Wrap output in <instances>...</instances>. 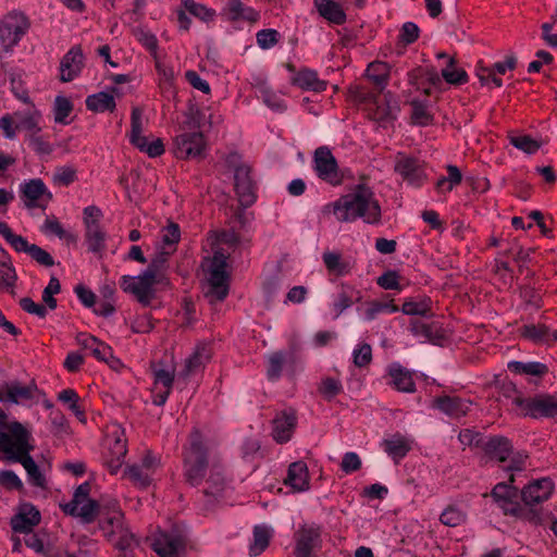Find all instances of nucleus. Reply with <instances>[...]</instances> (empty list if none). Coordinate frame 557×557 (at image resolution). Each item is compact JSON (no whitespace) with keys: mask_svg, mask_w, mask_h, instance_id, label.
Masks as SVG:
<instances>
[{"mask_svg":"<svg viewBox=\"0 0 557 557\" xmlns=\"http://www.w3.org/2000/svg\"><path fill=\"white\" fill-rule=\"evenodd\" d=\"M323 216L334 215L338 222H354L361 219L367 224L381 222L382 210L373 190L363 184L357 185L349 194L326 203L321 210Z\"/></svg>","mask_w":557,"mask_h":557,"instance_id":"f257e3e1","label":"nucleus"},{"mask_svg":"<svg viewBox=\"0 0 557 557\" xmlns=\"http://www.w3.org/2000/svg\"><path fill=\"white\" fill-rule=\"evenodd\" d=\"M236 236L231 233L212 234L207 244L213 251V257L207 259L208 290L206 297L210 304L224 300L228 294L226 260L235 246Z\"/></svg>","mask_w":557,"mask_h":557,"instance_id":"f03ea898","label":"nucleus"},{"mask_svg":"<svg viewBox=\"0 0 557 557\" xmlns=\"http://www.w3.org/2000/svg\"><path fill=\"white\" fill-rule=\"evenodd\" d=\"M507 399L511 410L521 417L533 419H557V395L541 393L524 397L515 387L510 388Z\"/></svg>","mask_w":557,"mask_h":557,"instance_id":"7ed1b4c3","label":"nucleus"},{"mask_svg":"<svg viewBox=\"0 0 557 557\" xmlns=\"http://www.w3.org/2000/svg\"><path fill=\"white\" fill-rule=\"evenodd\" d=\"M99 529L119 552H133L138 546V541L125 523L124 515L119 507L114 506L101 513Z\"/></svg>","mask_w":557,"mask_h":557,"instance_id":"20e7f679","label":"nucleus"},{"mask_svg":"<svg viewBox=\"0 0 557 557\" xmlns=\"http://www.w3.org/2000/svg\"><path fill=\"white\" fill-rule=\"evenodd\" d=\"M159 259L153 258L149 267L140 275H124L121 278V288L133 295L141 305L148 306L156 296L154 285L161 282L158 274Z\"/></svg>","mask_w":557,"mask_h":557,"instance_id":"39448f33","label":"nucleus"},{"mask_svg":"<svg viewBox=\"0 0 557 557\" xmlns=\"http://www.w3.org/2000/svg\"><path fill=\"white\" fill-rule=\"evenodd\" d=\"M30 433L20 423H4L0 430V451L9 460L16 461L33 450Z\"/></svg>","mask_w":557,"mask_h":557,"instance_id":"423d86ee","label":"nucleus"},{"mask_svg":"<svg viewBox=\"0 0 557 557\" xmlns=\"http://www.w3.org/2000/svg\"><path fill=\"white\" fill-rule=\"evenodd\" d=\"M41 112L33 104L28 106L23 110H16L13 113L4 114L0 119V128L3 131L5 138L13 139L16 137L17 132H26V135L30 133L41 132Z\"/></svg>","mask_w":557,"mask_h":557,"instance_id":"0eeeda50","label":"nucleus"},{"mask_svg":"<svg viewBox=\"0 0 557 557\" xmlns=\"http://www.w3.org/2000/svg\"><path fill=\"white\" fill-rule=\"evenodd\" d=\"M207 455L199 431L194 430L184 450V475L191 485H198L207 469Z\"/></svg>","mask_w":557,"mask_h":557,"instance_id":"6e6552de","label":"nucleus"},{"mask_svg":"<svg viewBox=\"0 0 557 557\" xmlns=\"http://www.w3.org/2000/svg\"><path fill=\"white\" fill-rule=\"evenodd\" d=\"M485 454L500 463L509 461L504 469L511 473L521 472L525 469L528 455L521 451L512 453L510 441L503 436L491 437L484 444Z\"/></svg>","mask_w":557,"mask_h":557,"instance_id":"1a4fd4ad","label":"nucleus"},{"mask_svg":"<svg viewBox=\"0 0 557 557\" xmlns=\"http://www.w3.org/2000/svg\"><path fill=\"white\" fill-rule=\"evenodd\" d=\"M29 28L28 18L20 12L7 14L0 22V49L11 52Z\"/></svg>","mask_w":557,"mask_h":557,"instance_id":"9d476101","label":"nucleus"},{"mask_svg":"<svg viewBox=\"0 0 557 557\" xmlns=\"http://www.w3.org/2000/svg\"><path fill=\"white\" fill-rule=\"evenodd\" d=\"M102 211L96 206H88L83 211L85 239L88 250L101 253L106 249L107 234L100 225Z\"/></svg>","mask_w":557,"mask_h":557,"instance_id":"9b49d317","label":"nucleus"},{"mask_svg":"<svg viewBox=\"0 0 557 557\" xmlns=\"http://www.w3.org/2000/svg\"><path fill=\"white\" fill-rule=\"evenodd\" d=\"M312 163L317 176L323 182L332 186H338L343 183L344 175L329 147L321 146L317 148Z\"/></svg>","mask_w":557,"mask_h":557,"instance_id":"f8f14e48","label":"nucleus"},{"mask_svg":"<svg viewBox=\"0 0 557 557\" xmlns=\"http://www.w3.org/2000/svg\"><path fill=\"white\" fill-rule=\"evenodd\" d=\"M0 235L16 252L29 255L40 265L49 268L54 264V260L49 252L35 244H29L22 235L13 233L9 225L2 221H0Z\"/></svg>","mask_w":557,"mask_h":557,"instance_id":"ddd939ff","label":"nucleus"},{"mask_svg":"<svg viewBox=\"0 0 557 557\" xmlns=\"http://www.w3.org/2000/svg\"><path fill=\"white\" fill-rule=\"evenodd\" d=\"M90 485L81 484L74 492L70 503L61 505L66 515L79 517L84 522H91L98 511V504L89 498Z\"/></svg>","mask_w":557,"mask_h":557,"instance_id":"4468645a","label":"nucleus"},{"mask_svg":"<svg viewBox=\"0 0 557 557\" xmlns=\"http://www.w3.org/2000/svg\"><path fill=\"white\" fill-rule=\"evenodd\" d=\"M143 111L139 108H134L131 115V134L129 141L140 151L147 153L150 158H157L164 152V145L160 138L149 141L143 135Z\"/></svg>","mask_w":557,"mask_h":557,"instance_id":"2eb2a0df","label":"nucleus"},{"mask_svg":"<svg viewBox=\"0 0 557 557\" xmlns=\"http://www.w3.org/2000/svg\"><path fill=\"white\" fill-rule=\"evenodd\" d=\"M207 144L201 132L183 131L174 138L173 152L178 159H197L203 156Z\"/></svg>","mask_w":557,"mask_h":557,"instance_id":"dca6fc26","label":"nucleus"},{"mask_svg":"<svg viewBox=\"0 0 557 557\" xmlns=\"http://www.w3.org/2000/svg\"><path fill=\"white\" fill-rule=\"evenodd\" d=\"M21 199L27 209L45 210L52 200V193L40 178H32L20 185Z\"/></svg>","mask_w":557,"mask_h":557,"instance_id":"f3484780","label":"nucleus"},{"mask_svg":"<svg viewBox=\"0 0 557 557\" xmlns=\"http://www.w3.org/2000/svg\"><path fill=\"white\" fill-rule=\"evenodd\" d=\"M106 444L109 454L107 456V465L111 473H116L122 467L124 458L127 454V445L124 430L119 425H113L107 435Z\"/></svg>","mask_w":557,"mask_h":557,"instance_id":"a211bd4d","label":"nucleus"},{"mask_svg":"<svg viewBox=\"0 0 557 557\" xmlns=\"http://www.w3.org/2000/svg\"><path fill=\"white\" fill-rule=\"evenodd\" d=\"M159 466V460L147 453L139 463L127 466L125 476L138 487H147L152 482V476Z\"/></svg>","mask_w":557,"mask_h":557,"instance_id":"6ab92c4d","label":"nucleus"},{"mask_svg":"<svg viewBox=\"0 0 557 557\" xmlns=\"http://www.w3.org/2000/svg\"><path fill=\"white\" fill-rule=\"evenodd\" d=\"M509 482H515V474L510 473ZM491 496L495 504L503 510L505 515L517 516L520 506L517 499V488L511 484L500 482L494 486Z\"/></svg>","mask_w":557,"mask_h":557,"instance_id":"aec40b11","label":"nucleus"},{"mask_svg":"<svg viewBox=\"0 0 557 557\" xmlns=\"http://www.w3.org/2000/svg\"><path fill=\"white\" fill-rule=\"evenodd\" d=\"M320 529L313 525H304L296 535L295 556L296 557H314V550L321 544Z\"/></svg>","mask_w":557,"mask_h":557,"instance_id":"412c9836","label":"nucleus"},{"mask_svg":"<svg viewBox=\"0 0 557 557\" xmlns=\"http://www.w3.org/2000/svg\"><path fill=\"white\" fill-rule=\"evenodd\" d=\"M395 171L409 184L420 186L425 180L422 163L412 157L399 153L396 157Z\"/></svg>","mask_w":557,"mask_h":557,"instance_id":"4be33fe9","label":"nucleus"},{"mask_svg":"<svg viewBox=\"0 0 557 557\" xmlns=\"http://www.w3.org/2000/svg\"><path fill=\"white\" fill-rule=\"evenodd\" d=\"M181 238V231L178 224L169 222L161 230L160 242L157 245V255L154 258L159 259V264L162 265L168 257L176 250V245Z\"/></svg>","mask_w":557,"mask_h":557,"instance_id":"5701e85b","label":"nucleus"},{"mask_svg":"<svg viewBox=\"0 0 557 557\" xmlns=\"http://www.w3.org/2000/svg\"><path fill=\"white\" fill-rule=\"evenodd\" d=\"M554 491V483L548 478H542L530 482L521 492L527 505H535L547 500Z\"/></svg>","mask_w":557,"mask_h":557,"instance_id":"b1692460","label":"nucleus"},{"mask_svg":"<svg viewBox=\"0 0 557 557\" xmlns=\"http://www.w3.org/2000/svg\"><path fill=\"white\" fill-rule=\"evenodd\" d=\"M39 522V510L32 504H23L11 519V527L14 532L30 533Z\"/></svg>","mask_w":557,"mask_h":557,"instance_id":"393cba45","label":"nucleus"},{"mask_svg":"<svg viewBox=\"0 0 557 557\" xmlns=\"http://www.w3.org/2000/svg\"><path fill=\"white\" fill-rule=\"evenodd\" d=\"M235 190L242 205L248 207L255 202L253 182L250 177V168L240 165L235 170Z\"/></svg>","mask_w":557,"mask_h":557,"instance_id":"a878e982","label":"nucleus"},{"mask_svg":"<svg viewBox=\"0 0 557 557\" xmlns=\"http://www.w3.org/2000/svg\"><path fill=\"white\" fill-rule=\"evenodd\" d=\"M284 484L294 492H306L310 488V476L306 462L295 461L289 465Z\"/></svg>","mask_w":557,"mask_h":557,"instance_id":"bb28decb","label":"nucleus"},{"mask_svg":"<svg viewBox=\"0 0 557 557\" xmlns=\"http://www.w3.org/2000/svg\"><path fill=\"white\" fill-rule=\"evenodd\" d=\"M222 14L231 22L256 23L260 17L253 8L246 5L242 0H227Z\"/></svg>","mask_w":557,"mask_h":557,"instance_id":"cd10ccee","label":"nucleus"},{"mask_svg":"<svg viewBox=\"0 0 557 557\" xmlns=\"http://www.w3.org/2000/svg\"><path fill=\"white\" fill-rule=\"evenodd\" d=\"M36 387L33 385H22L17 382L4 383L0 386V401L21 404L34 397Z\"/></svg>","mask_w":557,"mask_h":557,"instance_id":"c85d7f7f","label":"nucleus"},{"mask_svg":"<svg viewBox=\"0 0 557 557\" xmlns=\"http://www.w3.org/2000/svg\"><path fill=\"white\" fill-rule=\"evenodd\" d=\"M297 418L294 411H283L273 420V438L277 443H286L290 440L295 430Z\"/></svg>","mask_w":557,"mask_h":557,"instance_id":"c756f323","label":"nucleus"},{"mask_svg":"<svg viewBox=\"0 0 557 557\" xmlns=\"http://www.w3.org/2000/svg\"><path fill=\"white\" fill-rule=\"evenodd\" d=\"M153 550L159 557H177L178 550L183 547L180 535L161 532L152 543Z\"/></svg>","mask_w":557,"mask_h":557,"instance_id":"7c9ffc66","label":"nucleus"},{"mask_svg":"<svg viewBox=\"0 0 557 557\" xmlns=\"http://www.w3.org/2000/svg\"><path fill=\"white\" fill-rule=\"evenodd\" d=\"M83 53L78 47L72 48L62 59L60 73L62 82L73 81L82 71Z\"/></svg>","mask_w":557,"mask_h":557,"instance_id":"2f4dec72","label":"nucleus"},{"mask_svg":"<svg viewBox=\"0 0 557 557\" xmlns=\"http://www.w3.org/2000/svg\"><path fill=\"white\" fill-rule=\"evenodd\" d=\"M433 406L436 407L442 412H444L445 414L458 419L467 414V412L470 409L471 403L459 397L444 396L434 399Z\"/></svg>","mask_w":557,"mask_h":557,"instance_id":"473e14b6","label":"nucleus"},{"mask_svg":"<svg viewBox=\"0 0 557 557\" xmlns=\"http://www.w3.org/2000/svg\"><path fill=\"white\" fill-rule=\"evenodd\" d=\"M436 58L446 60L445 65L441 69V76L446 83L461 85L468 82L466 71L457 66L455 58L447 55L445 52H438Z\"/></svg>","mask_w":557,"mask_h":557,"instance_id":"72a5a7b5","label":"nucleus"},{"mask_svg":"<svg viewBox=\"0 0 557 557\" xmlns=\"http://www.w3.org/2000/svg\"><path fill=\"white\" fill-rule=\"evenodd\" d=\"M388 375L391 384L399 392L413 393L416 384L412 380L410 371L405 369L398 363H393L388 367Z\"/></svg>","mask_w":557,"mask_h":557,"instance_id":"f704fd0d","label":"nucleus"},{"mask_svg":"<svg viewBox=\"0 0 557 557\" xmlns=\"http://www.w3.org/2000/svg\"><path fill=\"white\" fill-rule=\"evenodd\" d=\"M210 359V351L205 345L197 346L194 352L185 359L184 368L178 377L187 379L189 375L200 371Z\"/></svg>","mask_w":557,"mask_h":557,"instance_id":"c9c22d12","label":"nucleus"},{"mask_svg":"<svg viewBox=\"0 0 557 557\" xmlns=\"http://www.w3.org/2000/svg\"><path fill=\"white\" fill-rule=\"evenodd\" d=\"M381 446L395 462L403 459L411 449L410 441L400 434H394L391 437L383 440Z\"/></svg>","mask_w":557,"mask_h":557,"instance_id":"e433bc0d","label":"nucleus"},{"mask_svg":"<svg viewBox=\"0 0 557 557\" xmlns=\"http://www.w3.org/2000/svg\"><path fill=\"white\" fill-rule=\"evenodd\" d=\"M114 95L119 96V89L113 87L111 92L100 91L86 98V107L94 112L113 111L115 109Z\"/></svg>","mask_w":557,"mask_h":557,"instance_id":"4c0bfd02","label":"nucleus"},{"mask_svg":"<svg viewBox=\"0 0 557 557\" xmlns=\"http://www.w3.org/2000/svg\"><path fill=\"white\" fill-rule=\"evenodd\" d=\"M397 112L398 106L396 101L388 99L386 96L377 98L374 102V108L371 109L372 119L381 123L393 121Z\"/></svg>","mask_w":557,"mask_h":557,"instance_id":"58836bf2","label":"nucleus"},{"mask_svg":"<svg viewBox=\"0 0 557 557\" xmlns=\"http://www.w3.org/2000/svg\"><path fill=\"white\" fill-rule=\"evenodd\" d=\"M521 334L534 343L552 344L557 341V330H552L541 323L523 326Z\"/></svg>","mask_w":557,"mask_h":557,"instance_id":"ea45409f","label":"nucleus"},{"mask_svg":"<svg viewBox=\"0 0 557 557\" xmlns=\"http://www.w3.org/2000/svg\"><path fill=\"white\" fill-rule=\"evenodd\" d=\"M77 344L98 360L103 361L110 355L111 347L90 334L81 333L76 337Z\"/></svg>","mask_w":557,"mask_h":557,"instance_id":"a19ab883","label":"nucleus"},{"mask_svg":"<svg viewBox=\"0 0 557 557\" xmlns=\"http://www.w3.org/2000/svg\"><path fill=\"white\" fill-rule=\"evenodd\" d=\"M314 7L321 16L334 24H343L346 21V14L339 3L333 0H314Z\"/></svg>","mask_w":557,"mask_h":557,"instance_id":"79ce46f5","label":"nucleus"},{"mask_svg":"<svg viewBox=\"0 0 557 557\" xmlns=\"http://www.w3.org/2000/svg\"><path fill=\"white\" fill-rule=\"evenodd\" d=\"M256 88L260 94L263 103L273 111L282 112L286 109V104L282 97L274 91L265 79L260 78L256 84Z\"/></svg>","mask_w":557,"mask_h":557,"instance_id":"37998d69","label":"nucleus"},{"mask_svg":"<svg viewBox=\"0 0 557 557\" xmlns=\"http://www.w3.org/2000/svg\"><path fill=\"white\" fill-rule=\"evenodd\" d=\"M293 84L301 89L320 92L325 89L326 83L319 79L317 73L311 70H301L293 77Z\"/></svg>","mask_w":557,"mask_h":557,"instance_id":"c03bdc74","label":"nucleus"},{"mask_svg":"<svg viewBox=\"0 0 557 557\" xmlns=\"http://www.w3.org/2000/svg\"><path fill=\"white\" fill-rule=\"evenodd\" d=\"M327 271L337 276L346 275L350 272V264L342 258V255L334 251H325L322 256Z\"/></svg>","mask_w":557,"mask_h":557,"instance_id":"a18cd8bd","label":"nucleus"},{"mask_svg":"<svg viewBox=\"0 0 557 557\" xmlns=\"http://www.w3.org/2000/svg\"><path fill=\"white\" fill-rule=\"evenodd\" d=\"M508 368L518 374L531 376H543L548 372L547 366L541 362L511 361L508 363Z\"/></svg>","mask_w":557,"mask_h":557,"instance_id":"49530a36","label":"nucleus"},{"mask_svg":"<svg viewBox=\"0 0 557 557\" xmlns=\"http://www.w3.org/2000/svg\"><path fill=\"white\" fill-rule=\"evenodd\" d=\"M41 232L45 234H52L59 237L60 239H64L67 243H75L76 236L66 230L63 228L62 224L58 221L55 216H47L42 226Z\"/></svg>","mask_w":557,"mask_h":557,"instance_id":"de8ad7c7","label":"nucleus"},{"mask_svg":"<svg viewBox=\"0 0 557 557\" xmlns=\"http://www.w3.org/2000/svg\"><path fill=\"white\" fill-rule=\"evenodd\" d=\"M467 513L456 505L447 506L440 516V521L450 528H456L465 523Z\"/></svg>","mask_w":557,"mask_h":557,"instance_id":"09e8293b","label":"nucleus"},{"mask_svg":"<svg viewBox=\"0 0 557 557\" xmlns=\"http://www.w3.org/2000/svg\"><path fill=\"white\" fill-rule=\"evenodd\" d=\"M270 530L265 527L257 525L253 529V540L249 546L250 556H259L269 545Z\"/></svg>","mask_w":557,"mask_h":557,"instance_id":"8fccbe9b","label":"nucleus"},{"mask_svg":"<svg viewBox=\"0 0 557 557\" xmlns=\"http://www.w3.org/2000/svg\"><path fill=\"white\" fill-rule=\"evenodd\" d=\"M16 461L22 463V466L24 467V469L27 472L28 480L33 485L39 486V487H45V485H46L45 475L41 473L38 466L36 465V462L34 461V459L32 458V456L29 454H27L26 456L22 457L21 459L16 460Z\"/></svg>","mask_w":557,"mask_h":557,"instance_id":"3c124183","label":"nucleus"},{"mask_svg":"<svg viewBox=\"0 0 557 557\" xmlns=\"http://www.w3.org/2000/svg\"><path fill=\"white\" fill-rule=\"evenodd\" d=\"M399 309L396 305L393 304V300L389 301H379L373 300L367 304V307L363 311L364 319L368 321L374 320L377 314L383 312L394 313Z\"/></svg>","mask_w":557,"mask_h":557,"instance_id":"603ef678","label":"nucleus"},{"mask_svg":"<svg viewBox=\"0 0 557 557\" xmlns=\"http://www.w3.org/2000/svg\"><path fill=\"white\" fill-rule=\"evenodd\" d=\"M206 114L195 107H190L185 113V121L181 125L182 131H195L205 126Z\"/></svg>","mask_w":557,"mask_h":557,"instance_id":"864d4df0","label":"nucleus"},{"mask_svg":"<svg viewBox=\"0 0 557 557\" xmlns=\"http://www.w3.org/2000/svg\"><path fill=\"white\" fill-rule=\"evenodd\" d=\"M510 144L517 149L529 154L535 153L541 147L540 143L528 135L510 136Z\"/></svg>","mask_w":557,"mask_h":557,"instance_id":"5fc2aeb1","label":"nucleus"},{"mask_svg":"<svg viewBox=\"0 0 557 557\" xmlns=\"http://www.w3.org/2000/svg\"><path fill=\"white\" fill-rule=\"evenodd\" d=\"M17 276L11 259L0 265V287L12 290L16 283Z\"/></svg>","mask_w":557,"mask_h":557,"instance_id":"6e6d98bb","label":"nucleus"},{"mask_svg":"<svg viewBox=\"0 0 557 557\" xmlns=\"http://www.w3.org/2000/svg\"><path fill=\"white\" fill-rule=\"evenodd\" d=\"M343 385L339 380L334 377H325L321 381L319 386L320 394L327 400L333 399L335 396L341 394Z\"/></svg>","mask_w":557,"mask_h":557,"instance_id":"4d7b16f0","label":"nucleus"},{"mask_svg":"<svg viewBox=\"0 0 557 557\" xmlns=\"http://www.w3.org/2000/svg\"><path fill=\"white\" fill-rule=\"evenodd\" d=\"M73 110L71 101L63 97L58 96L54 100V121L57 123L66 124V117Z\"/></svg>","mask_w":557,"mask_h":557,"instance_id":"13d9d810","label":"nucleus"},{"mask_svg":"<svg viewBox=\"0 0 557 557\" xmlns=\"http://www.w3.org/2000/svg\"><path fill=\"white\" fill-rule=\"evenodd\" d=\"M367 76L375 84L382 85L388 76V65L384 62H373L367 69Z\"/></svg>","mask_w":557,"mask_h":557,"instance_id":"bf43d9fd","label":"nucleus"},{"mask_svg":"<svg viewBox=\"0 0 557 557\" xmlns=\"http://www.w3.org/2000/svg\"><path fill=\"white\" fill-rule=\"evenodd\" d=\"M182 3L186 11L202 21H210L214 16V11L206 8L203 4L195 2L194 0H182Z\"/></svg>","mask_w":557,"mask_h":557,"instance_id":"052dcab7","label":"nucleus"},{"mask_svg":"<svg viewBox=\"0 0 557 557\" xmlns=\"http://www.w3.org/2000/svg\"><path fill=\"white\" fill-rule=\"evenodd\" d=\"M60 289L61 285L59 280L55 276H51L48 285L42 292V300L50 310H54L57 308V300L53 298V295L59 294Z\"/></svg>","mask_w":557,"mask_h":557,"instance_id":"680f3d73","label":"nucleus"},{"mask_svg":"<svg viewBox=\"0 0 557 557\" xmlns=\"http://www.w3.org/2000/svg\"><path fill=\"white\" fill-rule=\"evenodd\" d=\"M372 360V349L369 344L358 345L352 351L354 364L358 368L368 366Z\"/></svg>","mask_w":557,"mask_h":557,"instance_id":"e2e57ef3","label":"nucleus"},{"mask_svg":"<svg viewBox=\"0 0 557 557\" xmlns=\"http://www.w3.org/2000/svg\"><path fill=\"white\" fill-rule=\"evenodd\" d=\"M208 488L206 490L207 494H211L213 496H218L224 488V479L220 472V470L214 467L211 469V474L207 480Z\"/></svg>","mask_w":557,"mask_h":557,"instance_id":"0e129e2a","label":"nucleus"},{"mask_svg":"<svg viewBox=\"0 0 557 557\" xmlns=\"http://www.w3.org/2000/svg\"><path fill=\"white\" fill-rule=\"evenodd\" d=\"M411 107H412L411 117L416 124L424 126V125H429L431 123L432 116L429 113V111L424 104H422L421 102H418V101H412Z\"/></svg>","mask_w":557,"mask_h":557,"instance_id":"69168bd1","label":"nucleus"},{"mask_svg":"<svg viewBox=\"0 0 557 557\" xmlns=\"http://www.w3.org/2000/svg\"><path fill=\"white\" fill-rule=\"evenodd\" d=\"M26 140L29 143V146L39 154H49L52 151V147L49 143H47L39 133H30L26 135Z\"/></svg>","mask_w":557,"mask_h":557,"instance_id":"338daca9","label":"nucleus"},{"mask_svg":"<svg viewBox=\"0 0 557 557\" xmlns=\"http://www.w3.org/2000/svg\"><path fill=\"white\" fill-rule=\"evenodd\" d=\"M362 466L361 458L357 453L348 451L344 454L342 462H341V469L345 473H352L355 471H358Z\"/></svg>","mask_w":557,"mask_h":557,"instance_id":"774afa93","label":"nucleus"}]
</instances>
